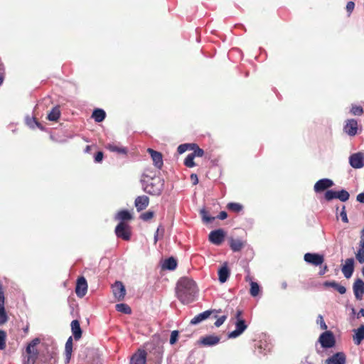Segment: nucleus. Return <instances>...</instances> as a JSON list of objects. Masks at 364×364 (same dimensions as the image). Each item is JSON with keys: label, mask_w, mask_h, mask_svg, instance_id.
Listing matches in <instances>:
<instances>
[{"label": "nucleus", "mask_w": 364, "mask_h": 364, "mask_svg": "<svg viewBox=\"0 0 364 364\" xmlns=\"http://www.w3.org/2000/svg\"><path fill=\"white\" fill-rule=\"evenodd\" d=\"M350 113L355 116H360L363 113V108L360 105H352Z\"/></svg>", "instance_id": "obj_43"}, {"label": "nucleus", "mask_w": 364, "mask_h": 364, "mask_svg": "<svg viewBox=\"0 0 364 364\" xmlns=\"http://www.w3.org/2000/svg\"><path fill=\"white\" fill-rule=\"evenodd\" d=\"M228 217V213L225 211H221L218 215L217 216V218L220 220H225Z\"/></svg>", "instance_id": "obj_55"}, {"label": "nucleus", "mask_w": 364, "mask_h": 364, "mask_svg": "<svg viewBox=\"0 0 364 364\" xmlns=\"http://www.w3.org/2000/svg\"><path fill=\"white\" fill-rule=\"evenodd\" d=\"M191 144H183L178 146L177 151L181 154L186 152L188 149H191Z\"/></svg>", "instance_id": "obj_47"}, {"label": "nucleus", "mask_w": 364, "mask_h": 364, "mask_svg": "<svg viewBox=\"0 0 364 364\" xmlns=\"http://www.w3.org/2000/svg\"><path fill=\"white\" fill-rule=\"evenodd\" d=\"M198 294L196 283L188 278H182L178 280L176 286V296L183 304H189L193 302Z\"/></svg>", "instance_id": "obj_1"}, {"label": "nucleus", "mask_w": 364, "mask_h": 364, "mask_svg": "<svg viewBox=\"0 0 364 364\" xmlns=\"http://www.w3.org/2000/svg\"><path fill=\"white\" fill-rule=\"evenodd\" d=\"M334 185L333 181L329 178H322L318 180L314 186L316 193H321L332 187Z\"/></svg>", "instance_id": "obj_14"}, {"label": "nucleus", "mask_w": 364, "mask_h": 364, "mask_svg": "<svg viewBox=\"0 0 364 364\" xmlns=\"http://www.w3.org/2000/svg\"><path fill=\"white\" fill-rule=\"evenodd\" d=\"M355 297L360 300L364 294V282L361 279H357L353 286Z\"/></svg>", "instance_id": "obj_20"}, {"label": "nucleus", "mask_w": 364, "mask_h": 364, "mask_svg": "<svg viewBox=\"0 0 364 364\" xmlns=\"http://www.w3.org/2000/svg\"><path fill=\"white\" fill-rule=\"evenodd\" d=\"M71 331L75 341L81 338L82 331L80 327V321L77 319L72 321L70 323Z\"/></svg>", "instance_id": "obj_24"}, {"label": "nucleus", "mask_w": 364, "mask_h": 364, "mask_svg": "<svg viewBox=\"0 0 364 364\" xmlns=\"http://www.w3.org/2000/svg\"><path fill=\"white\" fill-rule=\"evenodd\" d=\"M147 151L150 154L151 158L153 161L154 166L158 168L161 169L164 162H163V156L161 152L155 151L151 148L147 149Z\"/></svg>", "instance_id": "obj_16"}, {"label": "nucleus", "mask_w": 364, "mask_h": 364, "mask_svg": "<svg viewBox=\"0 0 364 364\" xmlns=\"http://www.w3.org/2000/svg\"><path fill=\"white\" fill-rule=\"evenodd\" d=\"M350 165L354 168H360L364 166V155L361 152L353 154L349 157Z\"/></svg>", "instance_id": "obj_13"}, {"label": "nucleus", "mask_w": 364, "mask_h": 364, "mask_svg": "<svg viewBox=\"0 0 364 364\" xmlns=\"http://www.w3.org/2000/svg\"><path fill=\"white\" fill-rule=\"evenodd\" d=\"M355 258L359 263H364V245H359L357 252L355 253Z\"/></svg>", "instance_id": "obj_39"}, {"label": "nucleus", "mask_w": 364, "mask_h": 364, "mask_svg": "<svg viewBox=\"0 0 364 364\" xmlns=\"http://www.w3.org/2000/svg\"><path fill=\"white\" fill-rule=\"evenodd\" d=\"M154 216V212L153 211H146L144 213H142L140 216V218L144 220V221H147L150 219H151Z\"/></svg>", "instance_id": "obj_49"}, {"label": "nucleus", "mask_w": 364, "mask_h": 364, "mask_svg": "<svg viewBox=\"0 0 364 364\" xmlns=\"http://www.w3.org/2000/svg\"><path fill=\"white\" fill-rule=\"evenodd\" d=\"M146 352L144 350H138L134 353L129 361V364H146Z\"/></svg>", "instance_id": "obj_19"}, {"label": "nucleus", "mask_w": 364, "mask_h": 364, "mask_svg": "<svg viewBox=\"0 0 364 364\" xmlns=\"http://www.w3.org/2000/svg\"><path fill=\"white\" fill-rule=\"evenodd\" d=\"M177 267V260L173 257H170L167 259H165L161 264V267L163 269L167 270H174Z\"/></svg>", "instance_id": "obj_26"}, {"label": "nucleus", "mask_w": 364, "mask_h": 364, "mask_svg": "<svg viewBox=\"0 0 364 364\" xmlns=\"http://www.w3.org/2000/svg\"><path fill=\"white\" fill-rule=\"evenodd\" d=\"M8 321V316L4 307V301L0 302V325H3Z\"/></svg>", "instance_id": "obj_34"}, {"label": "nucleus", "mask_w": 364, "mask_h": 364, "mask_svg": "<svg viewBox=\"0 0 364 364\" xmlns=\"http://www.w3.org/2000/svg\"><path fill=\"white\" fill-rule=\"evenodd\" d=\"M41 340L38 338H36L27 344L26 348V354L23 355V364H36L39 355L36 346L39 344Z\"/></svg>", "instance_id": "obj_3"}, {"label": "nucleus", "mask_w": 364, "mask_h": 364, "mask_svg": "<svg viewBox=\"0 0 364 364\" xmlns=\"http://www.w3.org/2000/svg\"><path fill=\"white\" fill-rule=\"evenodd\" d=\"M178 338V331H173L171 333L170 336V344L173 345L176 343Z\"/></svg>", "instance_id": "obj_48"}, {"label": "nucleus", "mask_w": 364, "mask_h": 364, "mask_svg": "<svg viewBox=\"0 0 364 364\" xmlns=\"http://www.w3.org/2000/svg\"><path fill=\"white\" fill-rule=\"evenodd\" d=\"M103 156L104 154L102 151H97L95 155V162L100 163L103 159Z\"/></svg>", "instance_id": "obj_54"}, {"label": "nucleus", "mask_w": 364, "mask_h": 364, "mask_svg": "<svg viewBox=\"0 0 364 364\" xmlns=\"http://www.w3.org/2000/svg\"><path fill=\"white\" fill-rule=\"evenodd\" d=\"M247 328L243 318H238L235 322V329L228 334L229 338H235L240 336Z\"/></svg>", "instance_id": "obj_12"}, {"label": "nucleus", "mask_w": 364, "mask_h": 364, "mask_svg": "<svg viewBox=\"0 0 364 364\" xmlns=\"http://www.w3.org/2000/svg\"><path fill=\"white\" fill-rule=\"evenodd\" d=\"M218 279L221 284L227 282L230 275V271L228 267L227 262H225L218 271Z\"/></svg>", "instance_id": "obj_23"}, {"label": "nucleus", "mask_w": 364, "mask_h": 364, "mask_svg": "<svg viewBox=\"0 0 364 364\" xmlns=\"http://www.w3.org/2000/svg\"><path fill=\"white\" fill-rule=\"evenodd\" d=\"M114 232L117 237L122 238L125 241H129L131 239V230L128 224L124 222H119L116 226Z\"/></svg>", "instance_id": "obj_4"}, {"label": "nucleus", "mask_w": 364, "mask_h": 364, "mask_svg": "<svg viewBox=\"0 0 364 364\" xmlns=\"http://www.w3.org/2000/svg\"><path fill=\"white\" fill-rule=\"evenodd\" d=\"M227 208L230 211H232L234 213H239L242 210L243 205L238 203L231 202L228 203Z\"/></svg>", "instance_id": "obj_38"}, {"label": "nucleus", "mask_w": 364, "mask_h": 364, "mask_svg": "<svg viewBox=\"0 0 364 364\" xmlns=\"http://www.w3.org/2000/svg\"><path fill=\"white\" fill-rule=\"evenodd\" d=\"M227 318H228L227 315H223V316L218 318L216 321L214 323L215 326L220 327L221 325L223 324V323L225 321Z\"/></svg>", "instance_id": "obj_50"}, {"label": "nucleus", "mask_w": 364, "mask_h": 364, "mask_svg": "<svg viewBox=\"0 0 364 364\" xmlns=\"http://www.w3.org/2000/svg\"><path fill=\"white\" fill-rule=\"evenodd\" d=\"M200 213L202 216V220L205 223H210L215 220V217L208 215V213L205 209L200 210Z\"/></svg>", "instance_id": "obj_40"}, {"label": "nucleus", "mask_w": 364, "mask_h": 364, "mask_svg": "<svg viewBox=\"0 0 364 364\" xmlns=\"http://www.w3.org/2000/svg\"><path fill=\"white\" fill-rule=\"evenodd\" d=\"M142 190L149 195L159 196L164 189L165 181L159 176H149L146 174L142 175L140 180Z\"/></svg>", "instance_id": "obj_2"}, {"label": "nucleus", "mask_w": 364, "mask_h": 364, "mask_svg": "<svg viewBox=\"0 0 364 364\" xmlns=\"http://www.w3.org/2000/svg\"><path fill=\"white\" fill-rule=\"evenodd\" d=\"M323 286L325 287H332L341 294H344L346 292V287L336 281H326L323 283Z\"/></svg>", "instance_id": "obj_27"}, {"label": "nucleus", "mask_w": 364, "mask_h": 364, "mask_svg": "<svg viewBox=\"0 0 364 364\" xmlns=\"http://www.w3.org/2000/svg\"><path fill=\"white\" fill-rule=\"evenodd\" d=\"M149 204V198L146 196H140L135 198L134 205L137 211H141L147 208Z\"/></svg>", "instance_id": "obj_22"}, {"label": "nucleus", "mask_w": 364, "mask_h": 364, "mask_svg": "<svg viewBox=\"0 0 364 364\" xmlns=\"http://www.w3.org/2000/svg\"><path fill=\"white\" fill-rule=\"evenodd\" d=\"M36 127L38 128L41 131L45 130V127L38 122V125H36Z\"/></svg>", "instance_id": "obj_62"}, {"label": "nucleus", "mask_w": 364, "mask_h": 364, "mask_svg": "<svg viewBox=\"0 0 364 364\" xmlns=\"http://www.w3.org/2000/svg\"><path fill=\"white\" fill-rule=\"evenodd\" d=\"M191 179L193 185H196L198 183V176L196 173H192L191 175Z\"/></svg>", "instance_id": "obj_56"}, {"label": "nucleus", "mask_w": 364, "mask_h": 364, "mask_svg": "<svg viewBox=\"0 0 364 364\" xmlns=\"http://www.w3.org/2000/svg\"><path fill=\"white\" fill-rule=\"evenodd\" d=\"M191 150L193 151L191 153L194 157H202L204 155L203 149H200L196 144H191Z\"/></svg>", "instance_id": "obj_35"}, {"label": "nucleus", "mask_w": 364, "mask_h": 364, "mask_svg": "<svg viewBox=\"0 0 364 364\" xmlns=\"http://www.w3.org/2000/svg\"><path fill=\"white\" fill-rule=\"evenodd\" d=\"M107 147L110 151L112 152H117L123 154H127V149L125 147H119L113 144H108Z\"/></svg>", "instance_id": "obj_37"}, {"label": "nucleus", "mask_w": 364, "mask_h": 364, "mask_svg": "<svg viewBox=\"0 0 364 364\" xmlns=\"http://www.w3.org/2000/svg\"><path fill=\"white\" fill-rule=\"evenodd\" d=\"M158 232H159V229L156 230V233L154 235L155 242H156V241L158 240V235H157Z\"/></svg>", "instance_id": "obj_64"}, {"label": "nucleus", "mask_w": 364, "mask_h": 364, "mask_svg": "<svg viewBox=\"0 0 364 364\" xmlns=\"http://www.w3.org/2000/svg\"><path fill=\"white\" fill-rule=\"evenodd\" d=\"M225 237V232L223 229H217L211 231L208 235L209 241L215 245L223 243Z\"/></svg>", "instance_id": "obj_8"}, {"label": "nucleus", "mask_w": 364, "mask_h": 364, "mask_svg": "<svg viewBox=\"0 0 364 364\" xmlns=\"http://www.w3.org/2000/svg\"><path fill=\"white\" fill-rule=\"evenodd\" d=\"M358 122L356 119H350L346 121L344 126V131L349 136H355L357 134Z\"/></svg>", "instance_id": "obj_21"}, {"label": "nucleus", "mask_w": 364, "mask_h": 364, "mask_svg": "<svg viewBox=\"0 0 364 364\" xmlns=\"http://www.w3.org/2000/svg\"><path fill=\"white\" fill-rule=\"evenodd\" d=\"M73 353V337L70 336L65 346V363L68 364L70 363Z\"/></svg>", "instance_id": "obj_25"}, {"label": "nucleus", "mask_w": 364, "mask_h": 364, "mask_svg": "<svg viewBox=\"0 0 364 364\" xmlns=\"http://www.w3.org/2000/svg\"><path fill=\"white\" fill-rule=\"evenodd\" d=\"M304 261L314 266H320L324 261V257L322 255L318 253L307 252L304 257Z\"/></svg>", "instance_id": "obj_10"}, {"label": "nucleus", "mask_w": 364, "mask_h": 364, "mask_svg": "<svg viewBox=\"0 0 364 364\" xmlns=\"http://www.w3.org/2000/svg\"><path fill=\"white\" fill-rule=\"evenodd\" d=\"M229 244L231 250L236 252L240 251L244 247V242L240 239L230 238Z\"/></svg>", "instance_id": "obj_30"}, {"label": "nucleus", "mask_w": 364, "mask_h": 364, "mask_svg": "<svg viewBox=\"0 0 364 364\" xmlns=\"http://www.w3.org/2000/svg\"><path fill=\"white\" fill-rule=\"evenodd\" d=\"M336 196L337 199H339L342 202L347 201L350 197L349 193L345 189H342L341 191H337Z\"/></svg>", "instance_id": "obj_41"}, {"label": "nucleus", "mask_w": 364, "mask_h": 364, "mask_svg": "<svg viewBox=\"0 0 364 364\" xmlns=\"http://www.w3.org/2000/svg\"><path fill=\"white\" fill-rule=\"evenodd\" d=\"M87 291V283L84 277H80L77 280L75 293L80 298L83 297Z\"/></svg>", "instance_id": "obj_15"}, {"label": "nucleus", "mask_w": 364, "mask_h": 364, "mask_svg": "<svg viewBox=\"0 0 364 364\" xmlns=\"http://www.w3.org/2000/svg\"><path fill=\"white\" fill-rule=\"evenodd\" d=\"M114 219L116 220H119V222L125 223V221H128L132 219V215L127 210H122L117 213Z\"/></svg>", "instance_id": "obj_28"}, {"label": "nucleus", "mask_w": 364, "mask_h": 364, "mask_svg": "<svg viewBox=\"0 0 364 364\" xmlns=\"http://www.w3.org/2000/svg\"><path fill=\"white\" fill-rule=\"evenodd\" d=\"M92 117L96 122H101L105 119L106 112L100 108L95 109L92 112Z\"/></svg>", "instance_id": "obj_31"}, {"label": "nucleus", "mask_w": 364, "mask_h": 364, "mask_svg": "<svg viewBox=\"0 0 364 364\" xmlns=\"http://www.w3.org/2000/svg\"><path fill=\"white\" fill-rule=\"evenodd\" d=\"M26 124L31 129H35L36 128V125H38V121L37 120L35 116L30 117L27 115L25 117Z\"/></svg>", "instance_id": "obj_33"}, {"label": "nucleus", "mask_w": 364, "mask_h": 364, "mask_svg": "<svg viewBox=\"0 0 364 364\" xmlns=\"http://www.w3.org/2000/svg\"><path fill=\"white\" fill-rule=\"evenodd\" d=\"M194 159L195 157L191 154H189L184 160V165L188 168L194 167L196 166Z\"/></svg>", "instance_id": "obj_45"}, {"label": "nucleus", "mask_w": 364, "mask_h": 364, "mask_svg": "<svg viewBox=\"0 0 364 364\" xmlns=\"http://www.w3.org/2000/svg\"><path fill=\"white\" fill-rule=\"evenodd\" d=\"M317 323L320 325V327L323 330H326L327 328V326L323 320V318L321 315H318L317 318Z\"/></svg>", "instance_id": "obj_51"}, {"label": "nucleus", "mask_w": 364, "mask_h": 364, "mask_svg": "<svg viewBox=\"0 0 364 364\" xmlns=\"http://www.w3.org/2000/svg\"><path fill=\"white\" fill-rule=\"evenodd\" d=\"M287 282H282V287L283 289H286V288H287Z\"/></svg>", "instance_id": "obj_63"}, {"label": "nucleus", "mask_w": 364, "mask_h": 364, "mask_svg": "<svg viewBox=\"0 0 364 364\" xmlns=\"http://www.w3.org/2000/svg\"><path fill=\"white\" fill-rule=\"evenodd\" d=\"M360 316H364V309H360L358 313L357 318H360Z\"/></svg>", "instance_id": "obj_61"}, {"label": "nucleus", "mask_w": 364, "mask_h": 364, "mask_svg": "<svg viewBox=\"0 0 364 364\" xmlns=\"http://www.w3.org/2000/svg\"><path fill=\"white\" fill-rule=\"evenodd\" d=\"M340 215H341V220H342V221L343 223H348V219L347 213H346V211L345 205H343L342 210H341V213H340Z\"/></svg>", "instance_id": "obj_52"}, {"label": "nucleus", "mask_w": 364, "mask_h": 364, "mask_svg": "<svg viewBox=\"0 0 364 364\" xmlns=\"http://www.w3.org/2000/svg\"><path fill=\"white\" fill-rule=\"evenodd\" d=\"M337 191L333 190H327L324 194V198L327 201H331L333 199H337Z\"/></svg>", "instance_id": "obj_44"}, {"label": "nucleus", "mask_w": 364, "mask_h": 364, "mask_svg": "<svg viewBox=\"0 0 364 364\" xmlns=\"http://www.w3.org/2000/svg\"><path fill=\"white\" fill-rule=\"evenodd\" d=\"M328 269L327 265H324L323 267L321 268V269L318 272V274L320 276H322V275L325 274L328 272Z\"/></svg>", "instance_id": "obj_57"}, {"label": "nucleus", "mask_w": 364, "mask_h": 364, "mask_svg": "<svg viewBox=\"0 0 364 364\" xmlns=\"http://www.w3.org/2000/svg\"><path fill=\"white\" fill-rule=\"evenodd\" d=\"M6 333L4 331L0 329V350L6 348Z\"/></svg>", "instance_id": "obj_46"}, {"label": "nucleus", "mask_w": 364, "mask_h": 364, "mask_svg": "<svg viewBox=\"0 0 364 364\" xmlns=\"http://www.w3.org/2000/svg\"><path fill=\"white\" fill-rule=\"evenodd\" d=\"M353 341L356 345H359L364 339V324H362L357 329L354 330Z\"/></svg>", "instance_id": "obj_29"}, {"label": "nucleus", "mask_w": 364, "mask_h": 364, "mask_svg": "<svg viewBox=\"0 0 364 364\" xmlns=\"http://www.w3.org/2000/svg\"><path fill=\"white\" fill-rule=\"evenodd\" d=\"M359 245H364V228L361 230L360 232V240L359 241Z\"/></svg>", "instance_id": "obj_59"}, {"label": "nucleus", "mask_w": 364, "mask_h": 364, "mask_svg": "<svg viewBox=\"0 0 364 364\" xmlns=\"http://www.w3.org/2000/svg\"><path fill=\"white\" fill-rule=\"evenodd\" d=\"M260 290L259 285L255 282H251L250 293L252 296L255 297L259 294Z\"/></svg>", "instance_id": "obj_42"}, {"label": "nucleus", "mask_w": 364, "mask_h": 364, "mask_svg": "<svg viewBox=\"0 0 364 364\" xmlns=\"http://www.w3.org/2000/svg\"><path fill=\"white\" fill-rule=\"evenodd\" d=\"M319 342L323 348H331L335 346L336 340L333 333L327 331L321 334Z\"/></svg>", "instance_id": "obj_7"}, {"label": "nucleus", "mask_w": 364, "mask_h": 364, "mask_svg": "<svg viewBox=\"0 0 364 364\" xmlns=\"http://www.w3.org/2000/svg\"><path fill=\"white\" fill-rule=\"evenodd\" d=\"M325 363L326 364H346V355L343 352H337L328 357Z\"/></svg>", "instance_id": "obj_17"}, {"label": "nucleus", "mask_w": 364, "mask_h": 364, "mask_svg": "<svg viewBox=\"0 0 364 364\" xmlns=\"http://www.w3.org/2000/svg\"><path fill=\"white\" fill-rule=\"evenodd\" d=\"M355 8V3L352 1H350L346 4V11L348 13V16L351 14L353 9Z\"/></svg>", "instance_id": "obj_53"}, {"label": "nucleus", "mask_w": 364, "mask_h": 364, "mask_svg": "<svg viewBox=\"0 0 364 364\" xmlns=\"http://www.w3.org/2000/svg\"><path fill=\"white\" fill-rule=\"evenodd\" d=\"M273 345L267 338H261L255 344L256 351L261 355H265L272 349Z\"/></svg>", "instance_id": "obj_6"}, {"label": "nucleus", "mask_w": 364, "mask_h": 364, "mask_svg": "<svg viewBox=\"0 0 364 364\" xmlns=\"http://www.w3.org/2000/svg\"><path fill=\"white\" fill-rule=\"evenodd\" d=\"M221 311V309H209L207 311H205L202 313H200L195 316L190 321V324L191 325H197L202 321L206 320L211 315H213V318H217L218 313H220Z\"/></svg>", "instance_id": "obj_5"}, {"label": "nucleus", "mask_w": 364, "mask_h": 364, "mask_svg": "<svg viewBox=\"0 0 364 364\" xmlns=\"http://www.w3.org/2000/svg\"><path fill=\"white\" fill-rule=\"evenodd\" d=\"M242 314V311L240 309H237L236 311V314H235L236 321H237L238 318H241Z\"/></svg>", "instance_id": "obj_60"}, {"label": "nucleus", "mask_w": 364, "mask_h": 364, "mask_svg": "<svg viewBox=\"0 0 364 364\" xmlns=\"http://www.w3.org/2000/svg\"><path fill=\"white\" fill-rule=\"evenodd\" d=\"M355 261L353 258L346 259L342 266L341 271L346 279H349L354 272Z\"/></svg>", "instance_id": "obj_18"}, {"label": "nucleus", "mask_w": 364, "mask_h": 364, "mask_svg": "<svg viewBox=\"0 0 364 364\" xmlns=\"http://www.w3.org/2000/svg\"><path fill=\"white\" fill-rule=\"evenodd\" d=\"M356 199L359 203H364V193H359L357 196Z\"/></svg>", "instance_id": "obj_58"}, {"label": "nucleus", "mask_w": 364, "mask_h": 364, "mask_svg": "<svg viewBox=\"0 0 364 364\" xmlns=\"http://www.w3.org/2000/svg\"><path fill=\"white\" fill-rule=\"evenodd\" d=\"M220 341V336L212 334L201 337L198 341V344L202 346L212 347L218 344Z\"/></svg>", "instance_id": "obj_11"}, {"label": "nucleus", "mask_w": 364, "mask_h": 364, "mask_svg": "<svg viewBox=\"0 0 364 364\" xmlns=\"http://www.w3.org/2000/svg\"><path fill=\"white\" fill-rule=\"evenodd\" d=\"M115 308L117 311L124 313L125 314H130L132 313L131 308L127 304H117Z\"/></svg>", "instance_id": "obj_36"}, {"label": "nucleus", "mask_w": 364, "mask_h": 364, "mask_svg": "<svg viewBox=\"0 0 364 364\" xmlns=\"http://www.w3.org/2000/svg\"><path fill=\"white\" fill-rule=\"evenodd\" d=\"M112 289L113 295L117 301H120L124 300L126 294V289L124 285L122 282L116 281L112 285Z\"/></svg>", "instance_id": "obj_9"}, {"label": "nucleus", "mask_w": 364, "mask_h": 364, "mask_svg": "<svg viewBox=\"0 0 364 364\" xmlns=\"http://www.w3.org/2000/svg\"><path fill=\"white\" fill-rule=\"evenodd\" d=\"M60 108L58 106H55L48 113L47 118L49 121L55 122L60 118Z\"/></svg>", "instance_id": "obj_32"}]
</instances>
